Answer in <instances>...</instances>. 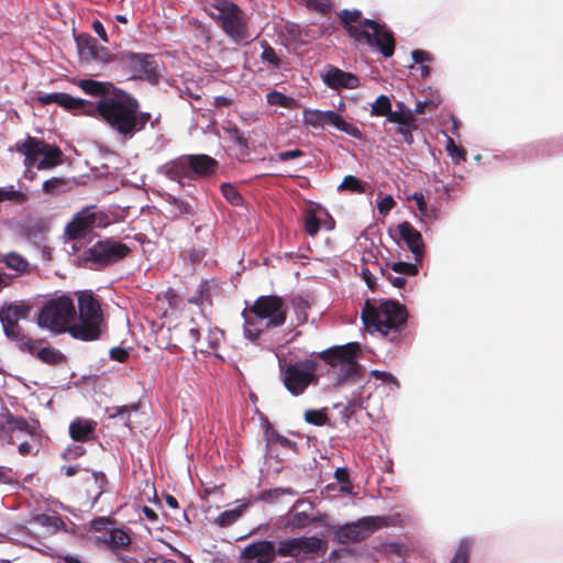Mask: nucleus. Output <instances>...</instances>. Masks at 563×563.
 <instances>
[{"mask_svg":"<svg viewBox=\"0 0 563 563\" xmlns=\"http://www.w3.org/2000/svg\"><path fill=\"white\" fill-rule=\"evenodd\" d=\"M96 111L122 141L131 140L143 131L152 119L150 112L140 111L135 98L123 91L99 100Z\"/></svg>","mask_w":563,"mask_h":563,"instance_id":"obj_1","label":"nucleus"},{"mask_svg":"<svg viewBox=\"0 0 563 563\" xmlns=\"http://www.w3.org/2000/svg\"><path fill=\"white\" fill-rule=\"evenodd\" d=\"M205 11L235 45H249L256 35L246 13L231 0H207Z\"/></svg>","mask_w":563,"mask_h":563,"instance_id":"obj_2","label":"nucleus"},{"mask_svg":"<svg viewBox=\"0 0 563 563\" xmlns=\"http://www.w3.org/2000/svg\"><path fill=\"white\" fill-rule=\"evenodd\" d=\"M218 162L206 154L181 155L157 167V174L177 183L180 187L191 186L199 178L216 173Z\"/></svg>","mask_w":563,"mask_h":563,"instance_id":"obj_3","label":"nucleus"},{"mask_svg":"<svg viewBox=\"0 0 563 563\" xmlns=\"http://www.w3.org/2000/svg\"><path fill=\"white\" fill-rule=\"evenodd\" d=\"M358 351V343H349L332 346L320 353V358L330 366L329 374L333 377L335 386L356 383L363 387L364 369L355 360Z\"/></svg>","mask_w":563,"mask_h":563,"instance_id":"obj_4","label":"nucleus"},{"mask_svg":"<svg viewBox=\"0 0 563 563\" xmlns=\"http://www.w3.org/2000/svg\"><path fill=\"white\" fill-rule=\"evenodd\" d=\"M244 316V335L250 341H255L262 331V324L266 328L280 327L286 321V307L278 296H261L256 299Z\"/></svg>","mask_w":563,"mask_h":563,"instance_id":"obj_5","label":"nucleus"},{"mask_svg":"<svg viewBox=\"0 0 563 563\" xmlns=\"http://www.w3.org/2000/svg\"><path fill=\"white\" fill-rule=\"evenodd\" d=\"M78 312L73 322L70 335L80 341H96L101 336L104 318L101 305L91 290L76 292Z\"/></svg>","mask_w":563,"mask_h":563,"instance_id":"obj_6","label":"nucleus"},{"mask_svg":"<svg viewBox=\"0 0 563 563\" xmlns=\"http://www.w3.org/2000/svg\"><path fill=\"white\" fill-rule=\"evenodd\" d=\"M76 319V307L70 296L62 295L47 300L37 316V325L54 334L69 333Z\"/></svg>","mask_w":563,"mask_h":563,"instance_id":"obj_7","label":"nucleus"},{"mask_svg":"<svg viewBox=\"0 0 563 563\" xmlns=\"http://www.w3.org/2000/svg\"><path fill=\"white\" fill-rule=\"evenodd\" d=\"M406 309L393 300L382 301L377 307L367 301L362 311L364 325L372 331L387 335L389 331L399 330L407 321Z\"/></svg>","mask_w":563,"mask_h":563,"instance_id":"obj_8","label":"nucleus"},{"mask_svg":"<svg viewBox=\"0 0 563 563\" xmlns=\"http://www.w3.org/2000/svg\"><path fill=\"white\" fill-rule=\"evenodd\" d=\"M399 515L365 516L355 521L339 525L333 530V539L340 544H352L365 541L373 533L385 527L396 526Z\"/></svg>","mask_w":563,"mask_h":563,"instance_id":"obj_9","label":"nucleus"},{"mask_svg":"<svg viewBox=\"0 0 563 563\" xmlns=\"http://www.w3.org/2000/svg\"><path fill=\"white\" fill-rule=\"evenodd\" d=\"M318 364L312 358L282 364L279 363L280 377L285 388L292 395L305 393L309 385L318 384L316 374Z\"/></svg>","mask_w":563,"mask_h":563,"instance_id":"obj_10","label":"nucleus"},{"mask_svg":"<svg viewBox=\"0 0 563 563\" xmlns=\"http://www.w3.org/2000/svg\"><path fill=\"white\" fill-rule=\"evenodd\" d=\"M16 151L24 155V164L30 167L36 165L37 169H49L63 162L60 148L43 140L29 136L24 142L16 143Z\"/></svg>","mask_w":563,"mask_h":563,"instance_id":"obj_11","label":"nucleus"},{"mask_svg":"<svg viewBox=\"0 0 563 563\" xmlns=\"http://www.w3.org/2000/svg\"><path fill=\"white\" fill-rule=\"evenodd\" d=\"M302 121L306 125L313 129L323 130L327 125H332L347 135L361 140L362 131L354 124L346 122L338 112L333 110H318L306 108L302 111Z\"/></svg>","mask_w":563,"mask_h":563,"instance_id":"obj_12","label":"nucleus"},{"mask_svg":"<svg viewBox=\"0 0 563 563\" xmlns=\"http://www.w3.org/2000/svg\"><path fill=\"white\" fill-rule=\"evenodd\" d=\"M129 253L130 247L124 243L106 239L98 241L86 250L84 260L97 267H101L124 258Z\"/></svg>","mask_w":563,"mask_h":563,"instance_id":"obj_13","label":"nucleus"},{"mask_svg":"<svg viewBox=\"0 0 563 563\" xmlns=\"http://www.w3.org/2000/svg\"><path fill=\"white\" fill-rule=\"evenodd\" d=\"M97 219L98 214L95 211V207L84 208L66 225L65 234L69 240L80 242L98 225Z\"/></svg>","mask_w":563,"mask_h":563,"instance_id":"obj_14","label":"nucleus"},{"mask_svg":"<svg viewBox=\"0 0 563 563\" xmlns=\"http://www.w3.org/2000/svg\"><path fill=\"white\" fill-rule=\"evenodd\" d=\"M120 62L136 76L144 75L148 78L156 76V60L153 55L123 52Z\"/></svg>","mask_w":563,"mask_h":563,"instance_id":"obj_15","label":"nucleus"},{"mask_svg":"<svg viewBox=\"0 0 563 563\" xmlns=\"http://www.w3.org/2000/svg\"><path fill=\"white\" fill-rule=\"evenodd\" d=\"M363 26L371 29L369 35L375 41V47L380 52L384 57L393 56L395 52V38L391 31H389L384 24L372 19H365L362 22Z\"/></svg>","mask_w":563,"mask_h":563,"instance_id":"obj_16","label":"nucleus"},{"mask_svg":"<svg viewBox=\"0 0 563 563\" xmlns=\"http://www.w3.org/2000/svg\"><path fill=\"white\" fill-rule=\"evenodd\" d=\"M322 80L325 86L333 90L356 89L360 86L357 76L331 65L324 68Z\"/></svg>","mask_w":563,"mask_h":563,"instance_id":"obj_17","label":"nucleus"},{"mask_svg":"<svg viewBox=\"0 0 563 563\" xmlns=\"http://www.w3.org/2000/svg\"><path fill=\"white\" fill-rule=\"evenodd\" d=\"M242 559L256 563H273L276 559V547L273 541L261 540L246 545Z\"/></svg>","mask_w":563,"mask_h":563,"instance_id":"obj_18","label":"nucleus"},{"mask_svg":"<svg viewBox=\"0 0 563 563\" xmlns=\"http://www.w3.org/2000/svg\"><path fill=\"white\" fill-rule=\"evenodd\" d=\"M397 230L416 262L419 263L424 254V243L421 233L407 221L399 223Z\"/></svg>","mask_w":563,"mask_h":563,"instance_id":"obj_19","label":"nucleus"},{"mask_svg":"<svg viewBox=\"0 0 563 563\" xmlns=\"http://www.w3.org/2000/svg\"><path fill=\"white\" fill-rule=\"evenodd\" d=\"M77 48L80 55V58L87 62L96 60L106 63L109 60L108 51L100 46L98 42L91 36H78L77 40Z\"/></svg>","mask_w":563,"mask_h":563,"instance_id":"obj_20","label":"nucleus"},{"mask_svg":"<svg viewBox=\"0 0 563 563\" xmlns=\"http://www.w3.org/2000/svg\"><path fill=\"white\" fill-rule=\"evenodd\" d=\"M312 509L310 503L298 499L289 510L286 519V527L290 530H300L314 522V518H310L308 511Z\"/></svg>","mask_w":563,"mask_h":563,"instance_id":"obj_21","label":"nucleus"},{"mask_svg":"<svg viewBox=\"0 0 563 563\" xmlns=\"http://www.w3.org/2000/svg\"><path fill=\"white\" fill-rule=\"evenodd\" d=\"M30 264L25 257L16 252L0 253V268L11 271L13 280L29 272Z\"/></svg>","mask_w":563,"mask_h":563,"instance_id":"obj_22","label":"nucleus"},{"mask_svg":"<svg viewBox=\"0 0 563 563\" xmlns=\"http://www.w3.org/2000/svg\"><path fill=\"white\" fill-rule=\"evenodd\" d=\"M30 312L29 306L11 303L0 308V322L2 328L19 325L18 321L26 319Z\"/></svg>","mask_w":563,"mask_h":563,"instance_id":"obj_23","label":"nucleus"},{"mask_svg":"<svg viewBox=\"0 0 563 563\" xmlns=\"http://www.w3.org/2000/svg\"><path fill=\"white\" fill-rule=\"evenodd\" d=\"M97 423L90 419L77 418L69 424V435L77 442H84L91 439Z\"/></svg>","mask_w":563,"mask_h":563,"instance_id":"obj_24","label":"nucleus"},{"mask_svg":"<svg viewBox=\"0 0 563 563\" xmlns=\"http://www.w3.org/2000/svg\"><path fill=\"white\" fill-rule=\"evenodd\" d=\"M4 335L14 342L16 346L24 352L30 354L35 353L36 341H33L31 338L25 335L20 325H12L9 328H2Z\"/></svg>","mask_w":563,"mask_h":563,"instance_id":"obj_25","label":"nucleus"},{"mask_svg":"<svg viewBox=\"0 0 563 563\" xmlns=\"http://www.w3.org/2000/svg\"><path fill=\"white\" fill-rule=\"evenodd\" d=\"M165 201L168 206V212L174 218H178L181 216H194L196 213V203L184 200L174 195L167 194L165 197Z\"/></svg>","mask_w":563,"mask_h":563,"instance_id":"obj_26","label":"nucleus"},{"mask_svg":"<svg viewBox=\"0 0 563 563\" xmlns=\"http://www.w3.org/2000/svg\"><path fill=\"white\" fill-rule=\"evenodd\" d=\"M58 106L74 111L75 113H93L96 112V106L80 98H75L68 93L60 92Z\"/></svg>","mask_w":563,"mask_h":563,"instance_id":"obj_27","label":"nucleus"},{"mask_svg":"<svg viewBox=\"0 0 563 563\" xmlns=\"http://www.w3.org/2000/svg\"><path fill=\"white\" fill-rule=\"evenodd\" d=\"M300 555L313 556L324 550V542L319 537H298Z\"/></svg>","mask_w":563,"mask_h":563,"instance_id":"obj_28","label":"nucleus"},{"mask_svg":"<svg viewBox=\"0 0 563 563\" xmlns=\"http://www.w3.org/2000/svg\"><path fill=\"white\" fill-rule=\"evenodd\" d=\"M33 355H36L43 363L48 365L60 364L65 361L63 353L52 346H45L40 350L36 347Z\"/></svg>","mask_w":563,"mask_h":563,"instance_id":"obj_29","label":"nucleus"},{"mask_svg":"<svg viewBox=\"0 0 563 563\" xmlns=\"http://www.w3.org/2000/svg\"><path fill=\"white\" fill-rule=\"evenodd\" d=\"M79 87L87 95H90L93 97H100V100L106 97H110L108 95V87L106 85H103L102 82L93 80V79H81L79 81Z\"/></svg>","mask_w":563,"mask_h":563,"instance_id":"obj_30","label":"nucleus"},{"mask_svg":"<svg viewBox=\"0 0 563 563\" xmlns=\"http://www.w3.org/2000/svg\"><path fill=\"white\" fill-rule=\"evenodd\" d=\"M103 541L112 549H124L131 543V538L122 529H112Z\"/></svg>","mask_w":563,"mask_h":563,"instance_id":"obj_31","label":"nucleus"},{"mask_svg":"<svg viewBox=\"0 0 563 563\" xmlns=\"http://www.w3.org/2000/svg\"><path fill=\"white\" fill-rule=\"evenodd\" d=\"M276 555L280 558H298L300 555L298 538L280 541L276 548Z\"/></svg>","mask_w":563,"mask_h":563,"instance_id":"obj_32","label":"nucleus"},{"mask_svg":"<svg viewBox=\"0 0 563 563\" xmlns=\"http://www.w3.org/2000/svg\"><path fill=\"white\" fill-rule=\"evenodd\" d=\"M139 409V405L137 404H132V405H128V406H118V407H113L111 409H107L108 412H109V418L110 419H120L123 424L128 428H131L130 427V413L132 411H136Z\"/></svg>","mask_w":563,"mask_h":563,"instance_id":"obj_33","label":"nucleus"},{"mask_svg":"<svg viewBox=\"0 0 563 563\" xmlns=\"http://www.w3.org/2000/svg\"><path fill=\"white\" fill-rule=\"evenodd\" d=\"M261 47L263 48L261 60L268 64L274 70L279 69L282 60L276 54L275 49L266 41L261 42Z\"/></svg>","mask_w":563,"mask_h":563,"instance_id":"obj_34","label":"nucleus"},{"mask_svg":"<svg viewBox=\"0 0 563 563\" xmlns=\"http://www.w3.org/2000/svg\"><path fill=\"white\" fill-rule=\"evenodd\" d=\"M266 101L271 106H278L282 108L290 109L295 107L296 101L294 98L288 97L277 90H272L266 95Z\"/></svg>","mask_w":563,"mask_h":563,"instance_id":"obj_35","label":"nucleus"},{"mask_svg":"<svg viewBox=\"0 0 563 563\" xmlns=\"http://www.w3.org/2000/svg\"><path fill=\"white\" fill-rule=\"evenodd\" d=\"M417 129V123L415 118H407V120L399 122L397 124L396 131L401 135L404 142L408 145L413 143L412 131Z\"/></svg>","mask_w":563,"mask_h":563,"instance_id":"obj_36","label":"nucleus"},{"mask_svg":"<svg viewBox=\"0 0 563 563\" xmlns=\"http://www.w3.org/2000/svg\"><path fill=\"white\" fill-rule=\"evenodd\" d=\"M391 109V101L386 95H380L371 104V115L386 117Z\"/></svg>","mask_w":563,"mask_h":563,"instance_id":"obj_37","label":"nucleus"},{"mask_svg":"<svg viewBox=\"0 0 563 563\" xmlns=\"http://www.w3.org/2000/svg\"><path fill=\"white\" fill-rule=\"evenodd\" d=\"M194 37L199 44H203L206 46L211 42V30L209 26L202 24L201 22L194 20L191 23Z\"/></svg>","mask_w":563,"mask_h":563,"instance_id":"obj_38","label":"nucleus"},{"mask_svg":"<svg viewBox=\"0 0 563 563\" xmlns=\"http://www.w3.org/2000/svg\"><path fill=\"white\" fill-rule=\"evenodd\" d=\"M26 198V195L20 190H15L13 185L0 187V202L14 201L21 203L24 202Z\"/></svg>","mask_w":563,"mask_h":563,"instance_id":"obj_39","label":"nucleus"},{"mask_svg":"<svg viewBox=\"0 0 563 563\" xmlns=\"http://www.w3.org/2000/svg\"><path fill=\"white\" fill-rule=\"evenodd\" d=\"M241 515V508L224 510L216 518V523L220 527H229L236 522Z\"/></svg>","mask_w":563,"mask_h":563,"instance_id":"obj_40","label":"nucleus"},{"mask_svg":"<svg viewBox=\"0 0 563 563\" xmlns=\"http://www.w3.org/2000/svg\"><path fill=\"white\" fill-rule=\"evenodd\" d=\"M5 422L9 423V430H18L25 433H33L30 424L25 419L13 416L11 412H5Z\"/></svg>","mask_w":563,"mask_h":563,"instance_id":"obj_41","label":"nucleus"},{"mask_svg":"<svg viewBox=\"0 0 563 563\" xmlns=\"http://www.w3.org/2000/svg\"><path fill=\"white\" fill-rule=\"evenodd\" d=\"M305 230L310 236H314L320 230V219L311 209L305 214Z\"/></svg>","mask_w":563,"mask_h":563,"instance_id":"obj_42","label":"nucleus"},{"mask_svg":"<svg viewBox=\"0 0 563 563\" xmlns=\"http://www.w3.org/2000/svg\"><path fill=\"white\" fill-rule=\"evenodd\" d=\"M339 189L361 194L365 191V186L357 177L347 175L339 186Z\"/></svg>","mask_w":563,"mask_h":563,"instance_id":"obj_43","label":"nucleus"},{"mask_svg":"<svg viewBox=\"0 0 563 563\" xmlns=\"http://www.w3.org/2000/svg\"><path fill=\"white\" fill-rule=\"evenodd\" d=\"M345 27L351 37L355 38L356 41L364 40L366 44H368L372 47H375V41L369 35L368 30H363L360 26H355V25H345Z\"/></svg>","mask_w":563,"mask_h":563,"instance_id":"obj_44","label":"nucleus"},{"mask_svg":"<svg viewBox=\"0 0 563 563\" xmlns=\"http://www.w3.org/2000/svg\"><path fill=\"white\" fill-rule=\"evenodd\" d=\"M472 542L468 539H463L455 552L451 563H468V554Z\"/></svg>","mask_w":563,"mask_h":563,"instance_id":"obj_45","label":"nucleus"},{"mask_svg":"<svg viewBox=\"0 0 563 563\" xmlns=\"http://www.w3.org/2000/svg\"><path fill=\"white\" fill-rule=\"evenodd\" d=\"M221 192L224 198L233 206H240L243 201L242 196L236 191V189L230 184L221 185Z\"/></svg>","mask_w":563,"mask_h":563,"instance_id":"obj_46","label":"nucleus"},{"mask_svg":"<svg viewBox=\"0 0 563 563\" xmlns=\"http://www.w3.org/2000/svg\"><path fill=\"white\" fill-rule=\"evenodd\" d=\"M65 185H66V181L64 178L52 177L43 183L42 189L46 194L56 195L62 190V188Z\"/></svg>","mask_w":563,"mask_h":563,"instance_id":"obj_47","label":"nucleus"},{"mask_svg":"<svg viewBox=\"0 0 563 563\" xmlns=\"http://www.w3.org/2000/svg\"><path fill=\"white\" fill-rule=\"evenodd\" d=\"M446 152L456 162L460 163L466 159V153L464 150L457 147L452 137H446Z\"/></svg>","mask_w":563,"mask_h":563,"instance_id":"obj_48","label":"nucleus"},{"mask_svg":"<svg viewBox=\"0 0 563 563\" xmlns=\"http://www.w3.org/2000/svg\"><path fill=\"white\" fill-rule=\"evenodd\" d=\"M327 419V415L320 410L308 409L305 411V420L310 424L323 426Z\"/></svg>","mask_w":563,"mask_h":563,"instance_id":"obj_49","label":"nucleus"},{"mask_svg":"<svg viewBox=\"0 0 563 563\" xmlns=\"http://www.w3.org/2000/svg\"><path fill=\"white\" fill-rule=\"evenodd\" d=\"M391 269L394 273L411 275V276H413L418 273L417 262L416 263L395 262L391 265Z\"/></svg>","mask_w":563,"mask_h":563,"instance_id":"obj_50","label":"nucleus"},{"mask_svg":"<svg viewBox=\"0 0 563 563\" xmlns=\"http://www.w3.org/2000/svg\"><path fill=\"white\" fill-rule=\"evenodd\" d=\"M371 375L390 385L393 389L399 388L398 379L389 372L374 369L371 372Z\"/></svg>","mask_w":563,"mask_h":563,"instance_id":"obj_51","label":"nucleus"},{"mask_svg":"<svg viewBox=\"0 0 563 563\" xmlns=\"http://www.w3.org/2000/svg\"><path fill=\"white\" fill-rule=\"evenodd\" d=\"M361 16V11L358 10H342L340 13V19L344 25H352L353 22H356Z\"/></svg>","mask_w":563,"mask_h":563,"instance_id":"obj_52","label":"nucleus"},{"mask_svg":"<svg viewBox=\"0 0 563 563\" xmlns=\"http://www.w3.org/2000/svg\"><path fill=\"white\" fill-rule=\"evenodd\" d=\"M396 205L394 198L390 195L385 196L377 205L378 212L382 216H386Z\"/></svg>","mask_w":563,"mask_h":563,"instance_id":"obj_53","label":"nucleus"},{"mask_svg":"<svg viewBox=\"0 0 563 563\" xmlns=\"http://www.w3.org/2000/svg\"><path fill=\"white\" fill-rule=\"evenodd\" d=\"M361 406H362L361 399H353V400L349 401L347 405H345L343 407V410L341 411L342 418L344 420H347L355 412V410L358 409Z\"/></svg>","mask_w":563,"mask_h":563,"instance_id":"obj_54","label":"nucleus"},{"mask_svg":"<svg viewBox=\"0 0 563 563\" xmlns=\"http://www.w3.org/2000/svg\"><path fill=\"white\" fill-rule=\"evenodd\" d=\"M303 155L302 151L299 148L290 150V151H284L276 154V161L279 162H287L290 159H295L298 157H301Z\"/></svg>","mask_w":563,"mask_h":563,"instance_id":"obj_55","label":"nucleus"},{"mask_svg":"<svg viewBox=\"0 0 563 563\" xmlns=\"http://www.w3.org/2000/svg\"><path fill=\"white\" fill-rule=\"evenodd\" d=\"M411 57L416 64L430 63L432 60V55L429 52L421 49L412 51Z\"/></svg>","mask_w":563,"mask_h":563,"instance_id":"obj_56","label":"nucleus"},{"mask_svg":"<svg viewBox=\"0 0 563 563\" xmlns=\"http://www.w3.org/2000/svg\"><path fill=\"white\" fill-rule=\"evenodd\" d=\"M412 198L417 202V207H418V210H419L420 214L422 217H426V218L429 217L428 205L426 202V199H424L423 195L415 192Z\"/></svg>","mask_w":563,"mask_h":563,"instance_id":"obj_57","label":"nucleus"},{"mask_svg":"<svg viewBox=\"0 0 563 563\" xmlns=\"http://www.w3.org/2000/svg\"><path fill=\"white\" fill-rule=\"evenodd\" d=\"M85 452H86V450L82 445L75 444V445H70L67 448V450L65 452V456L67 459H76V457L84 455Z\"/></svg>","mask_w":563,"mask_h":563,"instance_id":"obj_58","label":"nucleus"},{"mask_svg":"<svg viewBox=\"0 0 563 563\" xmlns=\"http://www.w3.org/2000/svg\"><path fill=\"white\" fill-rule=\"evenodd\" d=\"M407 120V117L404 114L397 112L396 110L390 109V111L386 115V121L390 123H395L396 125L399 124V122H402Z\"/></svg>","mask_w":563,"mask_h":563,"instance_id":"obj_59","label":"nucleus"},{"mask_svg":"<svg viewBox=\"0 0 563 563\" xmlns=\"http://www.w3.org/2000/svg\"><path fill=\"white\" fill-rule=\"evenodd\" d=\"M92 476H93L96 484L98 485V487L100 489V492H99V495H100L106 490L104 486L107 485V477L102 472H93Z\"/></svg>","mask_w":563,"mask_h":563,"instance_id":"obj_60","label":"nucleus"},{"mask_svg":"<svg viewBox=\"0 0 563 563\" xmlns=\"http://www.w3.org/2000/svg\"><path fill=\"white\" fill-rule=\"evenodd\" d=\"M334 477L339 483H349L350 475L345 467H338L334 472Z\"/></svg>","mask_w":563,"mask_h":563,"instance_id":"obj_61","label":"nucleus"},{"mask_svg":"<svg viewBox=\"0 0 563 563\" xmlns=\"http://www.w3.org/2000/svg\"><path fill=\"white\" fill-rule=\"evenodd\" d=\"M92 29L95 31V33L103 41V42H108V35H107V32L104 30V26L103 24L100 22V21H93L92 23Z\"/></svg>","mask_w":563,"mask_h":563,"instance_id":"obj_62","label":"nucleus"},{"mask_svg":"<svg viewBox=\"0 0 563 563\" xmlns=\"http://www.w3.org/2000/svg\"><path fill=\"white\" fill-rule=\"evenodd\" d=\"M13 283V275L7 274V272L0 268V291L3 288L9 287Z\"/></svg>","mask_w":563,"mask_h":563,"instance_id":"obj_63","label":"nucleus"},{"mask_svg":"<svg viewBox=\"0 0 563 563\" xmlns=\"http://www.w3.org/2000/svg\"><path fill=\"white\" fill-rule=\"evenodd\" d=\"M187 331H188V336H189L190 343L195 346V344H197L199 342L200 330L195 325H190Z\"/></svg>","mask_w":563,"mask_h":563,"instance_id":"obj_64","label":"nucleus"}]
</instances>
